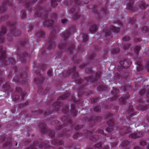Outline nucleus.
Returning a JSON list of instances; mask_svg holds the SVG:
<instances>
[{
  "mask_svg": "<svg viewBox=\"0 0 149 149\" xmlns=\"http://www.w3.org/2000/svg\"><path fill=\"white\" fill-rule=\"evenodd\" d=\"M76 67H74L71 69H69L67 72H64L62 73V75L64 77L67 76L72 74V78L73 79H76L75 82L77 84H81L83 83H86L88 81H91L92 84L95 83L93 85L94 87L97 85V81L100 78L101 75V72L100 71L97 72L96 73L95 77L93 78L92 75H93L94 72H93L91 67L86 68L85 71L87 74H89L91 75L86 77L85 80L77 78L79 77V73L76 71Z\"/></svg>",
  "mask_w": 149,
  "mask_h": 149,
  "instance_id": "obj_1",
  "label": "nucleus"
},
{
  "mask_svg": "<svg viewBox=\"0 0 149 149\" xmlns=\"http://www.w3.org/2000/svg\"><path fill=\"white\" fill-rule=\"evenodd\" d=\"M34 16L35 17H40L45 20L43 25L45 27H49L52 26L54 22L52 20H48V11L44 7H42L38 5L34 9Z\"/></svg>",
  "mask_w": 149,
  "mask_h": 149,
  "instance_id": "obj_2",
  "label": "nucleus"
},
{
  "mask_svg": "<svg viewBox=\"0 0 149 149\" xmlns=\"http://www.w3.org/2000/svg\"><path fill=\"white\" fill-rule=\"evenodd\" d=\"M58 47L60 50H63L69 53L71 56L72 60L74 61L75 64L78 63L81 61V59H77V54L74 53L76 52V50L74 45L67 44L66 42H64L59 44Z\"/></svg>",
  "mask_w": 149,
  "mask_h": 149,
  "instance_id": "obj_3",
  "label": "nucleus"
},
{
  "mask_svg": "<svg viewBox=\"0 0 149 149\" xmlns=\"http://www.w3.org/2000/svg\"><path fill=\"white\" fill-rule=\"evenodd\" d=\"M81 2L79 0H70L69 1H65L64 3L68 6H73L75 5V6L72 7L69 10L70 14H73L72 17L74 20H77L80 18L81 16L79 13V6L81 5Z\"/></svg>",
  "mask_w": 149,
  "mask_h": 149,
  "instance_id": "obj_4",
  "label": "nucleus"
},
{
  "mask_svg": "<svg viewBox=\"0 0 149 149\" xmlns=\"http://www.w3.org/2000/svg\"><path fill=\"white\" fill-rule=\"evenodd\" d=\"M28 42V40L26 38L24 40L20 41L19 42L20 47L17 48V55L22 63H25L26 59L28 58H29L27 53L25 51H23L24 50L25 47Z\"/></svg>",
  "mask_w": 149,
  "mask_h": 149,
  "instance_id": "obj_5",
  "label": "nucleus"
},
{
  "mask_svg": "<svg viewBox=\"0 0 149 149\" xmlns=\"http://www.w3.org/2000/svg\"><path fill=\"white\" fill-rule=\"evenodd\" d=\"M70 95V93L68 92L59 97L57 99L58 101L54 103L52 105V107L54 108V109L52 111H50L49 110H47V111H45L44 113L45 116V117L47 116H49L52 114L54 112V111H58L63 105L62 104L59 102V101L61 100H64L67 98Z\"/></svg>",
  "mask_w": 149,
  "mask_h": 149,
  "instance_id": "obj_6",
  "label": "nucleus"
},
{
  "mask_svg": "<svg viewBox=\"0 0 149 149\" xmlns=\"http://www.w3.org/2000/svg\"><path fill=\"white\" fill-rule=\"evenodd\" d=\"M0 66L4 67L10 64L14 65L16 61L13 58H10L8 61H6V50L2 46H0Z\"/></svg>",
  "mask_w": 149,
  "mask_h": 149,
  "instance_id": "obj_7",
  "label": "nucleus"
},
{
  "mask_svg": "<svg viewBox=\"0 0 149 149\" xmlns=\"http://www.w3.org/2000/svg\"><path fill=\"white\" fill-rule=\"evenodd\" d=\"M103 31L100 33L101 36H104L107 39L111 38L112 36H111V32L109 29V26L106 25L103 26ZM110 30L111 31L114 32H118L120 31V28L119 27H115L113 26H111L110 27Z\"/></svg>",
  "mask_w": 149,
  "mask_h": 149,
  "instance_id": "obj_8",
  "label": "nucleus"
},
{
  "mask_svg": "<svg viewBox=\"0 0 149 149\" xmlns=\"http://www.w3.org/2000/svg\"><path fill=\"white\" fill-rule=\"evenodd\" d=\"M101 4H99L98 5H96L93 7V10L95 14V17L97 18L99 20L101 18V14H103V15H106L108 12L107 7H101Z\"/></svg>",
  "mask_w": 149,
  "mask_h": 149,
  "instance_id": "obj_9",
  "label": "nucleus"
},
{
  "mask_svg": "<svg viewBox=\"0 0 149 149\" xmlns=\"http://www.w3.org/2000/svg\"><path fill=\"white\" fill-rule=\"evenodd\" d=\"M27 69L26 68L25 71L22 72L19 75L15 76L13 78V81L16 83H20L22 84L28 85V80L26 79L27 77Z\"/></svg>",
  "mask_w": 149,
  "mask_h": 149,
  "instance_id": "obj_10",
  "label": "nucleus"
},
{
  "mask_svg": "<svg viewBox=\"0 0 149 149\" xmlns=\"http://www.w3.org/2000/svg\"><path fill=\"white\" fill-rule=\"evenodd\" d=\"M69 112V106L66 105L62 111V112L65 115L61 118V120L63 123V125L64 126H66L68 124L72 126V122L70 119V116L68 114Z\"/></svg>",
  "mask_w": 149,
  "mask_h": 149,
  "instance_id": "obj_11",
  "label": "nucleus"
},
{
  "mask_svg": "<svg viewBox=\"0 0 149 149\" xmlns=\"http://www.w3.org/2000/svg\"><path fill=\"white\" fill-rule=\"evenodd\" d=\"M58 29V28L52 29L50 32L49 40H48L47 44V49L48 50H51L54 48L56 46V44L55 42V35L56 33V30Z\"/></svg>",
  "mask_w": 149,
  "mask_h": 149,
  "instance_id": "obj_12",
  "label": "nucleus"
},
{
  "mask_svg": "<svg viewBox=\"0 0 149 149\" xmlns=\"http://www.w3.org/2000/svg\"><path fill=\"white\" fill-rule=\"evenodd\" d=\"M38 127L42 134H45L48 133L49 137L52 139L54 138L55 133L54 131L47 128L46 125L43 122H40Z\"/></svg>",
  "mask_w": 149,
  "mask_h": 149,
  "instance_id": "obj_13",
  "label": "nucleus"
},
{
  "mask_svg": "<svg viewBox=\"0 0 149 149\" xmlns=\"http://www.w3.org/2000/svg\"><path fill=\"white\" fill-rule=\"evenodd\" d=\"M8 26L10 27L11 29L10 33L8 35L10 37V40H12L13 36H17L20 34V32L19 31H15V27L16 26V23L15 22H9L7 23Z\"/></svg>",
  "mask_w": 149,
  "mask_h": 149,
  "instance_id": "obj_14",
  "label": "nucleus"
},
{
  "mask_svg": "<svg viewBox=\"0 0 149 149\" xmlns=\"http://www.w3.org/2000/svg\"><path fill=\"white\" fill-rule=\"evenodd\" d=\"M113 114L109 113L106 116L105 118L106 119H109V120L107 122V124L109 127H107L105 129L106 131L110 133L113 130V128L115 126V124L114 123V120L113 118Z\"/></svg>",
  "mask_w": 149,
  "mask_h": 149,
  "instance_id": "obj_15",
  "label": "nucleus"
},
{
  "mask_svg": "<svg viewBox=\"0 0 149 149\" xmlns=\"http://www.w3.org/2000/svg\"><path fill=\"white\" fill-rule=\"evenodd\" d=\"M88 86V85L87 83L86 84H83V86L79 89L78 95L79 97H81L82 95H84L88 96L90 94H93V91L88 90L87 89Z\"/></svg>",
  "mask_w": 149,
  "mask_h": 149,
  "instance_id": "obj_16",
  "label": "nucleus"
},
{
  "mask_svg": "<svg viewBox=\"0 0 149 149\" xmlns=\"http://www.w3.org/2000/svg\"><path fill=\"white\" fill-rule=\"evenodd\" d=\"M15 93L18 94L19 95L13 96L12 98V100L14 102L17 101L19 99L20 94L21 95L22 100H24L27 94L26 93L25 91H22V88L20 87H16L15 88Z\"/></svg>",
  "mask_w": 149,
  "mask_h": 149,
  "instance_id": "obj_17",
  "label": "nucleus"
},
{
  "mask_svg": "<svg viewBox=\"0 0 149 149\" xmlns=\"http://www.w3.org/2000/svg\"><path fill=\"white\" fill-rule=\"evenodd\" d=\"M127 114H128V116L127 117V119L129 121V124L130 125L134 123V121H132L131 120L134 119L132 117L136 114V112L134 111V109L132 106L130 105L128 109L127 110L126 113Z\"/></svg>",
  "mask_w": 149,
  "mask_h": 149,
  "instance_id": "obj_18",
  "label": "nucleus"
},
{
  "mask_svg": "<svg viewBox=\"0 0 149 149\" xmlns=\"http://www.w3.org/2000/svg\"><path fill=\"white\" fill-rule=\"evenodd\" d=\"M37 0H18L19 4H21L22 6H24L27 8H29L30 11L31 10V6L33 5Z\"/></svg>",
  "mask_w": 149,
  "mask_h": 149,
  "instance_id": "obj_19",
  "label": "nucleus"
},
{
  "mask_svg": "<svg viewBox=\"0 0 149 149\" xmlns=\"http://www.w3.org/2000/svg\"><path fill=\"white\" fill-rule=\"evenodd\" d=\"M76 31L75 27L74 26H72L70 29L62 33L61 37L65 40L71 35L74 34Z\"/></svg>",
  "mask_w": 149,
  "mask_h": 149,
  "instance_id": "obj_20",
  "label": "nucleus"
},
{
  "mask_svg": "<svg viewBox=\"0 0 149 149\" xmlns=\"http://www.w3.org/2000/svg\"><path fill=\"white\" fill-rule=\"evenodd\" d=\"M120 65L118 66V70L119 71H121L123 69H125L128 68L132 64V62L130 60L127 59H124L123 60H121L120 62Z\"/></svg>",
  "mask_w": 149,
  "mask_h": 149,
  "instance_id": "obj_21",
  "label": "nucleus"
},
{
  "mask_svg": "<svg viewBox=\"0 0 149 149\" xmlns=\"http://www.w3.org/2000/svg\"><path fill=\"white\" fill-rule=\"evenodd\" d=\"M94 131H90L87 130H84L83 131V133L84 134V135L87 136V137L90 140L93 141H97L100 139L99 136L97 135L93 136Z\"/></svg>",
  "mask_w": 149,
  "mask_h": 149,
  "instance_id": "obj_22",
  "label": "nucleus"
},
{
  "mask_svg": "<svg viewBox=\"0 0 149 149\" xmlns=\"http://www.w3.org/2000/svg\"><path fill=\"white\" fill-rule=\"evenodd\" d=\"M36 67H34V69L35 70V73L38 76H39V77H35L34 79V81L36 84H39L42 82L44 80L45 78L44 77L40 74V71H39V70H36Z\"/></svg>",
  "mask_w": 149,
  "mask_h": 149,
  "instance_id": "obj_23",
  "label": "nucleus"
},
{
  "mask_svg": "<svg viewBox=\"0 0 149 149\" xmlns=\"http://www.w3.org/2000/svg\"><path fill=\"white\" fill-rule=\"evenodd\" d=\"M6 6H12L11 1L8 0H3L2 3V6L0 7V13L5 12L7 9Z\"/></svg>",
  "mask_w": 149,
  "mask_h": 149,
  "instance_id": "obj_24",
  "label": "nucleus"
},
{
  "mask_svg": "<svg viewBox=\"0 0 149 149\" xmlns=\"http://www.w3.org/2000/svg\"><path fill=\"white\" fill-rule=\"evenodd\" d=\"M117 130H118L121 135H123L128 133L130 132L132 130L131 129L129 126H124L120 128L118 127Z\"/></svg>",
  "mask_w": 149,
  "mask_h": 149,
  "instance_id": "obj_25",
  "label": "nucleus"
},
{
  "mask_svg": "<svg viewBox=\"0 0 149 149\" xmlns=\"http://www.w3.org/2000/svg\"><path fill=\"white\" fill-rule=\"evenodd\" d=\"M111 92L113 97L111 98L110 101H113L116 100L119 95V92L118 89L117 88H113Z\"/></svg>",
  "mask_w": 149,
  "mask_h": 149,
  "instance_id": "obj_26",
  "label": "nucleus"
},
{
  "mask_svg": "<svg viewBox=\"0 0 149 149\" xmlns=\"http://www.w3.org/2000/svg\"><path fill=\"white\" fill-rule=\"evenodd\" d=\"M138 102L140 104L137 106V109L138 110L143 111L146 110L149 107V105L148 104L144 106L141 104H143L144 102L143 100L141 98L139 99Z\"/></svg>",
  "mask_w": 149,
  "mask_h": 149,
  "instance_id": "obj_27",
  "label": "nucleus"
},
{
  "mask_svg": "<svg viewBox=\"0 0 149 149\" xmlns=\"http://www.w3.org/2000/svg\"><path fill=\"white\" fill-rule=\"evenodd\" d=\"M128 1V3L127 5L126 8L131 11L136 10L138 8L133 6L134 0H127Z\"/></svg>",
  "mask_w": 149,
  "mask_h": 149,
  "instance_id": "obj_28",
  "label": "nucleus"
},
{
  "mask_svg": "<svg viewBox=\"0 0 149 149\" xmlns=\"http://www.w3.org/2000/svg\"><path fill=\"white\" fill-rule=\"evenodd\" d=\"M6 32V27L5 26L1 27V29L0 32V43H2L4 41V36Z\"/></svg>",
  "mask_w": 149,
  "mask_h": 149,
  "instance_id": "obj_29",
  "label": "nucleus"
},
{
  "mask_svg": "<svg viewBox=\"0 0 149 149\" xmlns=\"http://www.w3.org/2000/svg\"><path fill=\"white\" fill-rule=\"evenodd\" d=\"M3 88L4 90L5 93H7V94H8V93L12 91V89L10 86L9 82H7L4 84L3 86Z\"/></svg>",
  "mask_w": 149,
  "mask_h": 149,
  "instance_id": "obj_30",
  "label": "nucleus"
},
{
  "mask_svg": "<svg viewBox=\"0 0 149 149\" xmlns=\"http://www.w3.org/2000/svg\"><path fill=\"white\" fill-rule=\"evenodd\" d=\"M143 136V133L141 132H139L137 133L134 132L129 135L130 138L133 139H136L141 137Z\"/></svg>",
  "mask_w": 149,
  "mask_h": 149,
  "instance_id": "obj_31",
  "label": "nucleus"
},
{
  "mask_svg": "<svg viewBox=\"0 0 149 149\" xmlns=\"http://www.w3.org/2000/svg\"><path fill=\"white\" fill-rule=\"evenodd\" d=\"M102 117L101 116H97L93 119V117H85V120L88 122H91L93 120V122L96 123L100 121L102 119Z\"/></svg>",
  "mask_w": 149,
  "mask_h": 149,
  "instance_id": "obj_32",
  "label": "nucleus"
},
{
  "mask_svg": "<svg viewBox=\"0 0 149 149\" xmlns=\"http://www.w3.org/2000/svg\"><path fill=\"white\" fill-rule=\"evenodd\" d=\"M95 147L97 149H109L108 146H103V142H100L95 144Z\"/></svg>",
  "mask_w": 149,
  "mask_h": 149,
  "instance_id": "obj_33",
  "label": "nucleus"
},
{
  "mask_svg": "<svg viewBox=\"0 0 149 149\" xmlns=\"http://www.w3.org/2000/svg\"><path fill=\"white\" fill-rule=\"evenodd\" d=\"M12 146L11 139L10 138L7 139L3 145L4 148L6 149H9Z\"/></svg>",
  "mask_w": 149,
  "mask_h": 149,
  "instance_id": "obj_34",
  "label": "nucleus"
},
{
  "mask_svg": "<svg viewBox=\"0 0 149 149\" xmlns=\"http://www.w3.org/2000/svg\"><path fill=\"white\" fill-rule=\"evenodd\" d=\"M68 132V130H67L66 128L63 129V131L62 132L58 134V137L61 138L63 136L66 134V137L67 138H68L71 136V134H68L67 132Z\"/></svg>",
  "mask_w": 149,
  "mask_h": 149,
  "instance_id": "obj_35",
  "label": "nucleus"
},
{
  "mask_svg": "<svg viewBox=\"0 0 149 149\" xmlns=\"http://www.w3.org/2000/svg\"><path fill=\"white\" fill-rule=\"evenodd\" d=\"M52 123L54 125H55L57 130H59L63 127L62 126L60 125L59 122L58 120H55L52 121Z\"/></svg>",
  "mask_w": 149,
  "mask_h": 149,
  "instance_id": "obj_36",
  "label": "nucleus"
},
{
  "mask_svg": "<svg viewBox=\"0 0 149 149\" xmlns=\"http://www.w3.org/2000/svg\"><path fill=\"white\" fill-rule=\"evenodd\" d=\"M95 54L93 53L91 54L87 58L88 62L89 63L95 62Z\"/></svg>",
  "mask_w": 149,
  "mask_h": 149,
  "instance_id": "obj_37",
  "label": "nucleus"
},
{
  "mask_svg": "<svg viewBox=\"0 0 149 149\" xmlns=\"http://www.w3.org/2000/svg\"><path fill=\"white\" fill-rule=\"evenodd\" d=\"M130 95L128 93H127L125 96L122 97L118 99L119 101L122 103H123L125 101L130 97Z\"/></svg>",
  "mask_w": 149,
  "mask_h": 149,
  "instance_id": "obj_38",
  "label": "nucleus"
},
{
  "mask_svg": "<svg viewBox=\"0 0 149 149\" xmlns=\"http://www.w3.org/2000/svg\"><path fill=\"white\" fill-rule=\"evenodd\" d=\"M138 6L140 9L141 10L144 9L147 6L145 2L143 1H141L139 2Z\"/></svg>",
  "mask_w": 149,
  "mask_h": 149,
  "instance_id": "obj_39",
  "label": "nucleus"
},
{
  "mask_svg": "<svg viewBox=\"0 0 149 149\" xmlns=\"http://www.w3.org/2000/svg\"><path fill=\"white\" fill-rule=\"evenodd\" d=\"M75 105H73L72 106V109L70 111L71 115L73 116H76L77 111L75 109Z\"/></svg>",
  "mask_w": 149,
  "mask_h": 149,
  "instance_id": "obj_40",
  "label": "nucleus"
},
{
  "mask_svg": "<svg viewBox=\"0 0 149 149\" xmlns=\"http://www.w3.org/2000/svg\"><path fill=\"white\" fill-rule=\"evenodd\" d=\"M61 0H51V6L53 8H54L57 6L58 3L61 1Z\"/></svg>",
  "mask_w": 149,
  "mask_h": 149,
  "instance_id": "obj_41",
  "label": "nucleus"
},
{
  "mask_svg": "<svg viewBox=\"0 0 149 149\" xmlns=\"http://www.w3.org/2000/svg\"><path fill=\"white\" fill-rule=\"evenodd\" d=\"M97 30V26L95 24L92 25L89 29V31L92 33H95Z\"/></svg>",
  "mask_w": 149,
  "mask_h": 149,
  "instance_id": "obj_42",
  "label": "nucleus"
},
{
  "mask_svg": "<svg viewBox=\"0 0 149 149\" xmlns=\"http://www.w3.org/2000/svg\"><path fill=\"white\" fill-rule=\"evenodd\" d=\"M64 141L63 140H60L58 142L57 140H55L52 141V144L55 146L62 145Z\"/></svg>",
  "mask_w": 149,
  "mask_h": 149,
  "instance_id": "obj_43",
  "label": "nucleus"
},
{
  "mask_svg": "<svg viewBox=\"0 0 149 149\" xmlns=\"http://www.w3.org/2000/svg\"><path fill=\"white\" fill-rule=\"evenodd\" d=\"M135 21V18L134 17H133L130 18L129 22V23L131 24H133V26L134 27V28H137V25L135 24H134Z\"/></svg>",
  "mask_w": 149,
  "mask_h": 149,
  "instance_id": "obj_44",
  "label": "nucleus"
},
{
  "mask_svg": "<svg viewBox=\"0 0 149 149\" xmlns=\"http://www.w3.org/2000/svg\"><path fill=\"white\" fill-rule=\"evenodd\" d=\"M98 90L100 91H106L107 89L106 86L105 85H100L97 87Z\"/></svg>",
  "mask_w": 149,
  "mask_h": 149,
  "instance_id": "obj_45",
  "label": "nucleus"
},
{
  "mask_svg": "<svg viewBox=\"0 0 149 149\" xmlns=\"http://www.w3.org/2000/svg\"><path fill=\"white\" fill-rule=\"evenodd\" d=\"M45 35V33L43 31H40L37 32L36 36L39 38H43Z\"/></svg>",
  "mask_w": 149,
  "mask_h": 149,
  "instance_id": "obj_46",
  "label": "nucleus"
},
{
  "mask_svg": "<svg viewBox=\"0 0 149 149\" xmlns=\"http://www.w3.org/2000/svg\"><path fill=\"white\" fill-rule=\"evenodd\" d=\"M137 66V71H139L141 70H142L143 68V67L141 65V63L140 62H138L136 63Z\"/></svg>",
  "mask_w": 149,
  "mask_h": 149,
  "instance_id": "obj_47",
  "label": "nucleus"
},
{
  "mask_svg": "<svg viewBox=\"0 0 149 149\" xmlns=\"http://www.w3.org/2000/svg\"><path fill=\"white\" fill-rule=\"evenodd\" d=\"M27 26H28V32L29 33L33 29V27L34 25L33 24V23L29 24L28 23L27 24Z\"/></svg>",
  "mask_w": 149,
  "mask_h": 149,
  "instance_id": "obj_48",
  "label": "nucleus"
},
{
  "mask_svg": "<svg viewBox=\"0 0 149 149\" xmlns=\"http://www.w3.org/2000/svg\"><path fill=\"white\" fill-rule=\"evenodd\" d=\"M111 52L113 54H116L119 53L120 51V49L118 48H112L110 50Z\"/></svg>",
  "mask_w": 149,
  "mask_h": 149,
  "instance_id": "obj_49",
  "label": "nucleus"
},
{
  "mask_svg": "<svg viewBox=\"0 0 149 149\" xmlns=\"http://www.w3.org/2000/svg\"><path fill=\"white\" fill-rule=\"evenodd\" d=\"M141 49V47L139 45H137L134 48V52L136 54H138L140 51Z\"/></svg>",
  "mask_w": 149,
  "mask_h": 149,
  "instance_id": "obj_50",
  "label": "nucleus"
},
{
  "mask_svg": "<svg viewBox=\"0 0 149 149\" xmlns=\"http://www.w3.org/2000/svg\"><path fill=\"white\" fill-rule=\"evenodd\" d=\"M141 31L143 33H148L149 32V27L145 26L141 28Z\"/></svg>",
  "mask_w": 149,
  "mask_h": 149,
  "instance_id": "obj_51",
  "label": "nucleus"
},
{
  "mask_svg": "<svg viewBox=\"0 0 149 149\" xmlns=\"http://www.w3.org/2000/svg\"><path fill=\"white\" fill-rule=\"evenodd\" d=\"M82 38L83 40V42H84L85 44H87L86 42L88 38L87 34H84Z\"/></svg>",
  "mask_w": 149,
  "mask_h": 149,
  "instance_id": "obj_52",
  "label": "nucleus"
},
{
  "mask_svg": "<svg viewBox=\"0 0 149 149\" xmlns=\"http://www.w3.org/2000/svg\"><path fill=\"white\" fill-rule=\"evenodd\" d=\"M83 136V134L82 133H76L73 134V138L74 139H76L78 137L81 136Z\"/></svg>",
  "mask_w": 149,
  "mask_h": 149,
  "instance_id": "obj_53",
  "label": "nucleus"
},
{
  "mask_svg": "<svg viewBox=\"0 0 149 149\" xmlns=\"http://www.w3.org/2000/svg\"><path fill=\"white\" fill-rule=\"evenodd\" d=\"M129 144L130 142L127 140H124L122 141L121 145L123 147H125Z\"/></svg>",
  "mask_w": 149,
  "mask_h": 149,
  "instance_id": "obj_54",
  "label": "nucleus"
},
{
  "mask_svg": "<svg viewBox=\"0 0 149 149\" xmlns=\"http://www.w3.org/2000/svg\"><path fill=\"white\" fill-rule=\"evenodd\" d=\"M21 17L22 19H24L26 17V10H22L21 11Z\"/></svg>",
  "mask_w": 149,
  "mask_h": 149,
  "instance_id": "obj_55",
  "label": "nucleus"
},
{
  "mask_svg": "<svg viewBox=\"0 0 149 149\" xmlns=\"http://www.w3.org/2000/svg\"><path fill=\"white\" fill-rule=\"evenodd\" d=\"M131 87L130 86H125L122 87L120 89L121 90L126 91L130 88H131Z\"/></svg>",
  "mask_w": 149,
  "mask_h": 149,
  "instance_id": "obj_56",
  "label": "nucleus"
},
{
  "mask_svg": "<svg viewBox=\"0 0 149 149\" xmlns=\"http://www.w3.org/2000/svg\"><path fill=\"white\" fill-rule=\"evenodd\" d=\"M132 46L131 44L130 43H127L125 44L123 47L124 49L125 50L129 49Z\"/></svg>",
  "mask_w": 149,
  "mask_h": 149,
  "instance_id": "obj_57",
  "label": "nucleus"
},
{
  "mask_svg": "<svg viewBox=\"0 0 149 149\" xmlns=\"http://www.w3.org/2000/svg\"><path fill=\"white\" fill-rule=\"evenodd\" d=\"M47 66V65L46 64H43L41 66H38V68L41 69L44 71L45 69H46Z\"/></svg>",
  "mask_w": 149,
  "mask_h": 149,
  "instance_id": "obj_58",
  "label": "nucleus"
},
{
  "mask_svg": "<svg viewBox=\"0 0 149 149\" xmlns=\"http://www.w3.org/2000/svg\"><path fill=\"white\" fill-rule=\"evenodd\" d=\"M99 99L100 98L99 97H96L91 99V100L92 103H95L97 102V101H98Z\"/></svg>",
  "mask_w": 149,
  "mask_h": 149,
  "instance_id": "obj_59",
  "label": "nucleus"
},
{
  "mask_svg": "<svg viewBox=\"0 0 149 149\" xmlns=\"http://www.w3.org/2000/svg\"><path fill=\"white\" fill-rule=\"evenodd\" d=\"M95 133H100L102 134L103 136H106V134L104 133V131L101 129H99L98 130L96 131Z\"/></svg>",
  "mask_w": 149,
  "mask_h": 149,
  "instance_id": "obj_60",
  "label": "nucleus"
},
{
  "mask_svg": "<svg viewBox=\"0 0 149 149\" xmlns=\"http://www.w3.org/2000/svg\"><path fill=\"white\" fill-rule=\"evenodd\" d=\"M84 51V48L83 46L80 45V47L77 50V54H80L81 52H82Z\"/></svg>",
  "mask_w": 149,
  "mask_h": 149,
  "instance_id": "obj_61",
  "label": "nucleus"
},
{
  "mask_svg": "<svg viewBox=\"0 0 149 149\" xmlns=\"http://www.w3.org/2000/svg\"><path fill=\"white\" fill-rule=\"evenodd\" d=\"M83 126L82 125H77L75 126L74 128L75 130H78L82 128Z\"/></svg>",
  "mask_w": 149,
  "mask_h": 149,
  "instance_id": "obj_62",
  "label": "nucleus"
},
{
  "mask_svg": "<svg viewBox=\"0 0 149 149\" xmlns=\"http://www.w3.org/2000/svg\"><path fill=\"white\" fill-rule=\"evenodd\" d=\"M101 109V107L100 106H98L95 107L94 109V111L96 112H99Z\"/></svg>",
  "mask_w": 149,
  "mask_h": 149,
  "instance_id": "obj_63",
  "label": "nucleus"
},
{
  "mask_svg": "<svg viewBox=\"0 0 149 149\" xmlns=\"http://www.w3.org/2000/svg\"><path fill=\"white\" fill-rule=\"evenodd\" d=\"M57 16V14L56 13H52L51 14L50 18L52 19H56Z\"/></svg>",
  "mask_w": 149,
  "mask_h": 149,
  "instance_id": "obj_64",
  "label": "nucleus"
}]
</instances>
